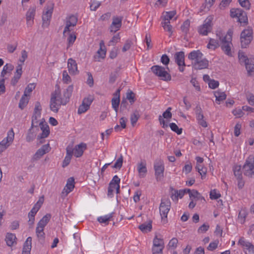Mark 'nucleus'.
Masks as SVG:
<instances>
[{"instance_id":"c756f323","label":"nucleus","mask_w":254,"mask_h":254,"mask_svg":"<svg viewBox=\"0 0 254 254\" xmlns=\"http://www.w3.org/2000/svg\"><path fill=\"white\" fill-rule=\"evenodd\" d=\"M73 85H69L67 87L66 90L64 92L63 96L64 97L65 101H63V103L67 104L69 102L70 97L73 92Z\"/></svg>"},{"instance_id":"e2e57ef3","label":"nucleus","mask_w":254,"mask_h":254,"mask_svg":"<svg viewBox=\"0 0 254 254\" xmlns=\"http://www.w3.org/2000/svg\"><path fill=\"white\" fill-rule=\"evenodd\" d=\"M132 44H133V43L130 40H129V39L127 40L126 41V43H125L124 47L122 48V51L123 52H125L128 51L130 48V47Z\"/></svg>"},{"instance_id":"72a5a7b5","label":"nucleus","mask_w":254,"mask_h":254,"mask_svg":"<svg viewBox=\"0 0 254 254\" xmlns=\"http://www.w3.org/2000/svg\"><path fill=\"white\" fill-rule=\"evenodd\" d=\"M214 96L216 98V101L218 102V104L220 103L221 101L225 100L227 96L225 92L219 90L215 92Z\"/></svg>"},{"instance_id":"4be33fe9","label":"nucleus","mask_w":254,"mask_h":254,"mask_svg":"<svg viewBox=\"0 0 254 254\" xmlns=\"http://www.w3.org/2000/svg\"><path fill=\"white\" fill-rule=\"evenodd\" d=\"M120 89H118L114 93L112 99V106L115 112L117 113L120 102Z\"/></svg>"},{"instance_id":"c85d7f7f","label":"nucleus","mask_w":254,"mask_h":254,"mask_svg":"<svg viewBox=\"0 0 254 254\" xmlns=\"http://www.w3.org/2000/svg\"><path fill=\"white\" fill-rule=\"evenodd\" d=\"M152 221L151 220H149L147 222H145L140 225L138 228L143 233H147L151 231L152 228Z\"/></svg>"},{"instance_id":"69168bd1","label":"nucleus","mask_w":254,"mask_h":254,"mask_svg":"<svg viewBox=\"0 0 254 254\" xmlns=\"http://www.w3.org/2000/svg\"><path fill=\"white\" fill-rule=\"evenodd\" d=\"M63 81L64 83L66 84L71 81V78L68 75L66 70H64L63 72Z\"/></svg>"},{"instance_id":"0e129e2a","label":"nucleus","mask_w":254,"mask_h":254,"mask_svg":"<svg viewBox=\"0 0 254 254\" xmlns=\"http://www.w3.org/2000/svg\"><path fill=\"white\" fill-rule=\"evenodd\" d=\"M89 108L88 106L85 105L84 104L82 103V104L79 106L78 109V114H81L82 113H85L86 111H87Z\"/></svg>"},{"instance_id":"473e14b6","label":"nucleus","mask_w":254,"mask_h":254,"mask_svg":"<svg viewBox=\"0 0 254 254\" xmlns=\"http://www.w3.org/2000/svg\"><path fill=\"white\" fill-rule=\"evenodd\" d=\"M16 236L14 234L10 233H7L5 237V241L8 246H12L14 243H16Z\"/></svg>"},{"instance_id":"13d9d810","label":"nucleus","mask_w":254,"mask_h":254,"mask_svg":"<svg viewBox=\"0 0 254 254\" xmlns=\"http://www.w3.org/2000/svg\"><path fill=\"white\" fill-rule=\"evenodd\" d=\"M35 88V85L34 83L29 84L25 88L23 95L27 96L28 94L30 93Z\"/></svg>"},{"instance_id":"052dcab7","label":"nucleus","mask_w":254,"mask_h":254,"mask_svg":"<svg viewBox=\"0 0 254 254\" xmlns=\"http://www.w3.org/2000/svg\"><path fill=\"white\" fill-rule=\"evenodd\" d=\"M123 157L121 155L120 157L117 160L116 162L113 165V167L117 169H120L123 165Z\"/></svg>"},{"instance_id":"4468645a","label":"nucleus","mask_w":254,"mask_h":254,"mask_svg":"<svg viewBox=\"0 0 254 254\" xmlns=\"http://www.w3.org/2000/svg\"><path fill=\"white\" fill-rule=\"evenodd\" d=\"M203 54L199 50L193 51L188 55V58L192 61V65L195 64L197 62L201 61L203 58Z\"/></svg>"},{"instance_id":"aec40b11","label":"nucleus","mask_w":254,"mask_h":254,"mask_svg":"<svg viewBox=\"0 0 254 254\" xmlns=\"http://www.w3.org/2000/svg\"><path fill=\"white\" fill-rule=\"evenodd\" d=\"M39 126L42 132L38 136L37 139H43L48 137L50 134L49 127L47 124H44L42 122L39 123Z\"/></svg>"},{"instance_id":"6e6552de","label":"nucleus","mask_w":254,"mask_h":254,"mask_svg":"<svg viewBox=\"0 0 254 254\" xmlns=\"http://www.w3.org/2000/svg\"><path fill=\"white\" fill-rule=\"evenodd\" d=\"M171 202L168 198H164L161 200L159 207V211L161 218L165 221L167 218L168 213L170 209Z\"/></svg>"},{"instance_id":"7ed1b4c3","label":"nucleus","mask_w":254,"mask_h":254,"mask_svg":"<svg viewBox=\"0 0 254 254\" xmlns=\"http://www.w3.org/2000/svg\"><path fill=\"white\" fill-rule=\"evenodd\" d=\"M151 71L157 76L164 81H170L171 80L170 74L166 70V68L159 65H155L151 67Z\"/></svg>"},{"instance_id":"e433bc0d","label":"nucleus","mask_w":254,"mask_h":254,"mask_svg":"<svg viewBox=\"0 0 254 254\" xmlns=\"http://www.w3.org/2000/svg\"><path fill=\"white\" fill-rule=\"evenodd\" d=\"M51 218V215L50 214H47L39 221L37 225L44 228L49 222Z\"/></svg>"},{"instance_id":"b1692460","label":"nucleus","mask_w":254,"mask_h":254,"mask_svg":"<svg viewBox=\"0 0 254 254\" xmlns=\"http://www.w3.org/2000/svg\"><path fill=\"white\" fill-rule=\"evenodd\" d=\"M106 54V48L103 41L100 42V48L97 52V55L94 56V59L96 61H99V58L104 59L105 58Z\"/></svg>"},{"instance_id":"58836bf2","label":"nucleus","mask_w":254,"mask_h":254,"mask_svg":"<svg viewBox=\"0 0 254 254\" xmlns=\"http://www.w3.org/2000/svg\"><path fill=\"white\" fill-rule=\"evenodd\" d=\"M78 21L77 16L74 15H71L68 17L66 18V22L67 24L69 25L72 26V27H74Z\"/></svg>"},{"instance_id":"f8f14e48","label":"nucleus","mask_w":254,"mask_h":254,"mask_svg":"<svg viewBox=\"0 0 254 254\" xmlns=\"http://www.w3.org/2000/svg\"><path fill=\"white\" fill-rule=\"evenodd\" d=\"M120 179L117 175H115L113 178L109 185L108 189V195L112 196L115 189L117 187L118 185H120Z\"/></svg>"},{"instance_id":"338daca9","label":"nucleus","mask_w":254,"mask_h":254,"mask_svg":"<svg viewBox=\"0 0 254 254\" xmlns=\"http://www.w3.org/2000/svg\"><path fill=\"white\" fill-rule=\"evenodd\" d=\"M209 225L206 224H203L197 230L198 233H203L206 232L209 229Z\"/></svg>"},{"instance_id":"f704fd0d","label":"nucleus","mask_w":254,"mask_h":254,"mask_svg":"<svg viewBox=\"0 0 254 254\" xmlns=\"http://www.w3.org/2000/svg\"><path fill=\"white\" fill-rule=\"evenodd\" d=\"M247 215L248 211L246 208H242L240 210L238 215V221L240 223H244Z\"/></svg>"},{"instance_id":"864d4df0","label":"nucleus","mask_w":254,"mask_h":254,"mask_svg":"<svg viewBox=\"0 0 254 254\" xmlns=\"http://www.w3.org/2000/svg\"><path fill=\"white\" fill-rule=\"evenodd\" d=\"M169 126L172 130L176 132L178 134H181L182 132V128H179L178 126L175 123H171L169 125Z\"/></svg>"},{"instance_id":"2f4dec72","label":"nucleus","mask_w":254,"mask_h":254,"mask_svg":"<svg viewBox=\"0 0 254 254\" xmlns=\"http://www.w3.org/2000/svg\"><path fill=\"white\" fill-rule=\"evenodd\" d=\"M246 68L247 70L249 76L254 75V60H250L249 62L245 64Z\"/></svg>"},{"instance_id":"79ce46f5","label":"nucleus","mask_w":254,"mask_h":254,"mask_svg":"<svg viewBox=\"0 0 254 254\" xmlns=\"http://www.w3.org/2000/svg\"><path fill=\"white\" fill-rule=\"evenodd\" d=\"M176 14V11L175 10L165 12L163 13V20L165 22L170 21Z\"/></svg>"},{"instance_id":"a18cd8bd","label":"nucleus","mask_w":254,"mask_h":254,"mask_svg":"<svg viewBox=\"0 0 254 254\" xmlns=\"http://www.w3.org/2000/svg\"><path fill=\"white\" fill-rule=\"evenodd\" d=\"M27 97V96L23 95L19 101L18 107L21 110H23L26 106L28 103L29 99Z\"/></svg>"},{"instance_id":"f3484780","label":"nucleus","mask_w":254,"mask_h":254,"mask_svg":"<svg viewBox=\"0 0 254 254\" xmlns=\"http://www.w3.org/2000/svg\"><path fill=\"white\" fill-rule=\"evenodd\" d=\"M238 245H241L244 249L247 250L250 254H254V246L251 243L245 241L244 237H241L239 239Z\"/></svg>"},{"instance_id":"5701e85b","label":"nucleus","mask_w":254,"mask_h":254,"mask_svg":"<svg viewBox=\"0 0 254 254\" xmlns=\"http://www.w3.org/2000/svg\"><path fill=\"white\" fill-rule=\"evenodd\" d=\"M50 149L49 144L43 145L41 148L39 149L33 156V159L35 160L39 159L43 155L46 153H48Z\"/></svg>"},{"instance_id":"20e7f679","label":"nucleus","mask_w":254,"mask_h":254,"mask_svg":"<svg viewBox=\"0 0 254 254\" xmlns=\"http://www.w3.org/2000/svg\"><path fill=\"white\" fill-rule=\"evenodd\" d=\"M244 174L249 177H254V156L250 155L246 160L243 166Z\"/></svg>"},{"instance_id":"6e6d98bb","label":"nucleus","mask_w":254,"mask_h":254,"mask_svg":"<svg viewBox=\"0 0 254 254\" xmlns=\"http://www.w3.org/2000/svg\"><path fill=\"white\" fill-rule=\"evenodd\" d=\"M101 5V2L96 0H91L90 2V9L91 10L95 11Z\"/></svg>"},{"instance_id":"f257e3e1","label":"nucleus","mask_w":254,"mask_h":254,"mask_svg":"<svg viewBox=\"0 0 254 254\" xmlns=\"http://www.w3.org/2000/svg\"><path fill=\"white\" fill-rule=\"evenodd\" d=\"M65 99L64 96L61 97V91L59 88L56 89L51 94L50 105L51 111L55 113H57L62 105H65L66 104L63 103V101H65Z\"/></svg>"},{"instance_id":"423d86ee","label":"nucleus","mask_w":254,"mask_h":254,"mask_svg":"<svg viewBox=\"0 0 254 254\" xmlns=\"http://www.w3.org/2000/svg\"><path fill=\"white\" fill-rule=\"evenodd\" d=\"M230 16L232 18H238V21L244 25L248 23L246 12L241 8H232L230 10Z\"/></svg>"},{"instance_id":"774afa93","label":"nucleus","mask_w":254,"mask_h":254,"mask_svg":"<svg viewBox=\"0 0 254 254\" xmlns=\"http://www.w3.org/2000/svg\"><path fill=\"white\" fill-rule=\"evenodd\" d=\"M178 243V239L176 238H173L169 241L168 246L169 248H176L177 246Z\"/></svg>"},{"instance_id":"412c9836","label":"nucleus","mask_w":254,"mask_h":254,"mask_svg":"<svg viewBox=\"0 0 254 254\" xmlns=\"http://www.w3.org/2000/svg\"><path fill=\"white\" fill-rule=\"evenodd\" d=\"M122 17L114 16L113 18V22L110 26L111 32H116L119 30L122 26Z\"/></svg>"},{"instance_id":"ea45409f","label":"nucleus","mask_w":254,"mask_h":254,"mask_svg":"<svg viewBox=\"0 0 254 254\" xmlns=\"http://www.w3.org/2000/svg\"><path fill=\"white\" fill-rule=\"evenodd\" d=\"M114 213H111L108 215H106L103 216H100L97 218V220L100 223H104L106 225L108 224L109 221L111 220V219L113 217V215Z\"/></svg>"},{"instance_id":"8fccbe9b","label":"nucleus","mask_w":254,"mask_h":254,"mask_svg":"<svg viewBox=\"0 0 254 254\" xmlns=\"http://www.w3.org/2000/svg\"><path fill=\"white\" fill-rule=\"evenodd\" d=\"M170 190L171 198L173 201L177 202L178 200V190L174 189L173 187H170Z\"/></svg>"},{"instance_id":"603ef678","label":"nucleus","mask_w":254,"mask_h":254,"mask_svg":"<svg viewBox=\"0 0 254 254\" xmlns=\"http://www.w3.org/2000/svg\"><path fill=\"white\" fill-rule=\"evenodd\" d=\"M76 36L74 33H72L69 34V36L67 38V48L70 47L74 43L76 40Z\"/></svg>"},{"instance_id":"09e8293b","label":"nucleus","mask_w":254,"mask_h":254,"mask_svg":"<svg viewBox=\"0 0 254 254\" xmlns=\"http://www.w3.org/2000/svg\"><path fill=\"white\" fill-rule=\"evenodd\" d=\"M219 46V43L218 41L214 39L210 38L209 40V43L208 44L207 47L208 49H215Z\"/></svg>"},{"instance_id":"cd10ccee","label":"nucleus","mask_w":254,"mask_h":254,"mask_svg":"<svg viewBox=\"0 0 254 254\" xmlns=\"http://www.w3.org/2000/svg\"><path fill=\"white\" fill-rule=\"evenodd\" d=\"M14 133L13 131V129L11 128L10 130L8 131L7 133V136L4 138L0 142V144L3 145H6V148H7L9 144L8 142L10 141H12L14 138Z\"/></svg>"},{"instance_id":"c03bdc74","label":"nucleus","mask_w":254,"mask_h":254,"mask_svg":"<svg viewBox=\"0 0 254 254\" xmlns=\"http://www.w3.org/2000/svg\"><path fill=\"white\" fill-rule=\"evenodd\" d=\"M126 100H128L131 105L133 104L135 101V95L130 90H128L126 93Z\"/></svg>"},{"instance_id":"3c124183","label":"nucleus","mask_w":254,"mask_h":254,"mask_svg":"<svg viewBox=\"0 0 254 254\" xmlns=\"http://www.w3.org/2000/svg\"><path fill=\"white\" fill-rule=\"evenodd\" d=\"M32 238L31 237H28L24 243L23 249L28 251H31L32 248Z\"/></svg>"},{"instance_id":"5fc2aeb1","label":"nucleus","mask_w":254,"mask_h":254,"mask_svg":"<svg viewBox=\"0 0 254 254\" xmlns=\"http://www.w3.org/2000/svg\"><path fill=\"white\" fill-rule=\"evenodd\" d=\"M162 25L165 30L170 32L171 34L172 33V26L171 25L170 21L162 22Z\"/></svg>"},{"instance_id":"a878e982","label":"nucleus","mask_w":254,"mask_h":254,"mask_svg":"<svg viewBox=\"0 0 254 254\" xmlns=\"http://www.w3.org/2000/svg\"><path fill=\"white\" fill-rule=\"evenodd\" d=\"M87 148L86 144L84 143L81 142L80 144L75 146L73 149V153L75 157H80L83 153L84 150Z\"/></svg>"},{"instance_id":"bb28decb","label":"nucleus","mask_w":254,"mask_h":254,"mask_svg":"<svg viewBox=\"0 0 254 254\" xmlns=\"http://www.w3.org/2000/svg\"><path fill=\"white\" fill-rule=\"evenodd\" d=\"M208 66V61L206 59H203L201 61L197 62L195 64H193V67L196 70L206 68Z\"/></svg>"},{"instance_id":"c9c22d12","label":"nucleus","mask_w":254,"mask_h":254,"mask_svg":"<svg viewBox=\"0 0 254 254\" xmlns=\"http://www.w3.org/2000/svg\"><path fill=\"white\" fill-rule=\"evenodd\" d=\"M41 110L42 108L40 102H36L35 103L34 113L33 115V118H34V120H37L38 117H40Z\"/></svg>"},{"instance_id":"0eeeda50","label":"nucleus","mask_w":254,"mask_h":254,"mask_svg":"<svg viewBox=\"0 0 254 254\" xmlns=\"http://www.w3.org/2000/svg\"><path fill=\"white\" fill-rule=\"evenodd\" d=\"M54 4L51 3L47 6L46 10L43 11L42 15V27H48L50 23L52 14L53 11Z\"/></svg>"},{"instance_id":"9b49d317","label":"nucleus","mask_w":254,"mask_h":254,"mask_svg":"<svg viewBox=\"0 0 254 254\" xmlns=\"http://www.w3.org/2000/svg\"><path fill=\"white\" fill-rule=\"evenodd\" d=\"M174 59L175 62L179 66V70L183 72L184 70V68L182 66H185L186 64L185 63V53L183 51L177 52L174 55Z\"/></svg>"},{"instance_id":"dca6fc26","label":"nucleus","mask_w":254,"mask_h":254,"mask_svg":"<svg viewBox=\"0 0 254 254\" xmlns=\"http://www.w3.org/2000/svg\"><path fill=\"white\" fill-rule=\"evenodd\" d=\"M171 110L172 108L171 107L168 108L163 113L162 116L161 115L159 116V121L160 124L162 125V127L163 128L167 127H168V125L166 124L165 121L163 118L167 119H171L172 116V114L171 112Z\"/></svg>"},{"instance_id":"de8ad7c7","label":"nucleus","mask_w":254,"mask_h":254,"mask_svg":"<svg viewBox=\"0 0 254 254\" xmlns=\"http://www.w3.org/2000/svg\"><path fill=\"white\" fill-rule=\"evenodd\" d=\"M36 9L35 7H30L26 13V20L34 19Z\"/></svg>"},{"instance_id":"4d7b16f0","label":"nucleus","mask_w":254,"mask_h":254,"mask_svg":"<svg viewBox=\"0 0 254 254\" xmlns=\"http://www.w3.org/2000/svg\"><path fill=\"white\" fill-rule=\"evenodd\" d=\"M190 22L189 20H186L181 26L182 31L185 34H187L189 30Z\"/></svg>"},{"instance_id":"f03ea898","label":"nucleus","mask_w":254,"mask_h":254,"mask_svg":"<svg viewBox=\"0 0 254 254\" xmlns=\"http://www.w3.org/2000/svg\"><path fill=\"white\" fill-rule=\"evenodd\" d=\"M232 35L233 32L231 30H229L224 36H220L219 37L221 41V49L225 54L229 56H232L231 46H232Z\"/></svg>"},{"instance_id":"a211bd4d","label":"nucleus","mask_w":254,"mask_h":254,"mask_svg":"<svg viewBox=\"0 0 254 254\" xmlns=\"http://www.w3.org/2000/svg\"><path fill=\"white\" fill-rule=\"evenodd\" d=\"M67 67L70 74L75 75L78 73L77 64L76 61L72 58H69L67 61Z\"/></svg>"},{"instance_id":"49530a36","label":"nucleus","mask_w":254,"mask_h":254,"mask_svg":"<svg viewBox=\"0 0 254 254\" xmlns=\"http://www.w3.org/2000/svg\"><path fill=\"white\" fill-rule=\"evenodd\" d=\"M140 115L136 110L130 115V122L133 127L135 125Z\"/></svg>"},{"instance_id":"2eb2a0df","label":"nucleus","mask_w":254,"mask_h":254,"mask_svg":"<svg viewBox=\"0 0 254 254\" xmlns=\"http://www.w3.org/2000/svg\"><path fill=\"white\" fill-rule=\"evenodd\" d=\"M74 188V179L73 177L69 178L67 181L65 187L62 191L63 196H66L71 192Z\"/></svg>"},{"instance_id":"37998d69","label":"nucleus","mask_w":254,"mask_h":254,"mask_svg":"<svg viewBox=\"0 0 254 254\" xmlns=\"http://www.w3.org/2000/svg\"><path fill=\"white\" fill-rule=\"evenodd\" d=\"M233 172L235 176L237 179H243L242 172L241 171V166L240 165H236L233 167Z\"/></svg>"},{"instance_id":"ddd939ff","label":"nucleus","mask_w":254,"mask_h":254,"mask_svg":"<svg viewBox=\"0 0 254 254\" xmlns=\"http://www.w3.org/2000/svg\"><path fill=\"white\" fill-rule=\"evenodd\" d=\"M203 54L199 50L193 51L188 55V58L192 61V65L195 64L197 62L201 61L203 58Z\"/></svg>"},{"instance_id":"7c9ffc66","label":"nucleus","mask_w":254,"mask_h":254,"mask_svg":"<svg viewBox=\"0 0 254 254\" xmlns=\"http://www.w3.org/2000/svg\"><path fill=\"white\" fill-rule=\"evenodd\" d=\"M137 170L139 177L141 178L144 177L147 171L146 163L145 162H140L137 165Z\"/></svg>"},{"instance_id":"4c0bfd02","label":"nucleus","mask_w":254,"mask_h":254,"mask_svg":"<svg viewBox=\"0 0 254 254\" xmlns=\"http://www.w3.org/2000/svg\"><path fill=\"white\" fill-rule=\"evenodd\" d=\"M153 247L164 248V243L163 239L161 238H158L157 236L156 235L153 239Z\"/></svg>"},{"instance_id":"39448f33","label":"nucleus","mask_w":254,"mask_h":254,"mask_svg":"<svg viewBox=\"0 0 254 254\" xmlns=\"http://www.w3.org/2000/svg\"><path fill=\"white\" fill-rule=\"evenodd\" d=\"M253 39V31L252 29L244 30L240 35L241 45L242 48H246Z\"/></svg>"},{"instance_id":"a19ab883","label":"nucleus","mask_w":254,"mask_h":254,"mask_svg":"<svg viewBox=\"0 0 254 254\" xmlns=\"http://www.w3.org/2000/svg\"><path fill=\"white\" fill-rule=\"evenodd\" d=\"M238 58L240 63L242 64H244L245 65L247 63L250 62V60H252V59H249L245 54V53L243 52H239L238 53Z\"/></svg>"},{"instance_id":"1a4fd4ad","label":"nucleus","mask_w":254,"mask_h":254,"mask_svg":"<svg viewBox=\"0 0 254 254\" xmlns=\"http://www.w3.org/2000/svg\"><path fill=\"white\" fill-rule=\"evenodd\" d=\"M154 169L157 181H161L164 177V165L163 160H156L154 164Z\"/></svg>"},{"instance_id":"680f3d73","label":"nucleus","mask_w":254,"mask_h":254,"mask_svg":"<svg viewBox=\"0 0 254 254\" xmlns=\"http://www.w3.org/2000/svg\"><path fill=\"white\" fill-rule=\"evenodd\" d=\"M93 97L91 95H89L88 97H85L83 99L82 103L84 104L85 105H87L88 106L89 108H90V106L91 105L92 102L93 101Z\"/></svg>"},{"instance_id":"bf43d9fd","label":"nucleus","mask_w":254,"mask_h":254,"mask_svg":"<svg viewBox=\"0 0 254 254\" xmlns=\"http://www.w3.org/2000/svg\"><path fill=\"white\" fill-rule=\"evenodd\" d=\"M238 1L242 7L247 10L250 9L251 3L249 0H238Z\"/></svg>"},{"instance_id":"9d476101","label":"nucleus","mask_w":254,"mask_h":254,"mask_svg":"<svg viewBox=\"0 0 254 254\" xmlns=\"http://www.w3.org/2000/svg\"><path fill=\"white\" fill-rule=\"evenodd\" d=\"M212 18L207 17L204 21V23L198 28V32L200 34L206 36L210 32L212 29Z\"/></svg>"},{"instance_id":"393cba45","label":"nucleus","mask_w":254,"mask_h":254,"mask_svg":"<svg viewBox=\"0 0 254 254\" xmlns=\"http://www.w3.org/2000/svg\"><path fill=\"white\" fill-rule=\"evenodd\" d=\"M14 69V66L11 64H6L3 67L2 70L0 73V76L2 78H4L5 80L7 78L6 76H9L11 71Z\"/></svg>"},{"instance_id":"6ab92c4d","label":"nucleus","mask_w":254,"mask_h":254,"mask_svg":"<svg viewBox=\"0 0 254 254\" xmlns=\"http://www.w3.org/2000/svg\"><path fill=\"white\" fill-rule=\"evenodd\" d=\"M66 155L65 157L63 162L62 167L64 168L66 167L70 163L71 157L73 154V149L72 148V146H70L69 145L67 146L66 148Z\"/></svg>"}]
</instances>
